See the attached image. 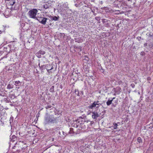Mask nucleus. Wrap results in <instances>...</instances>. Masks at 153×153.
<instances>
[{"label":"nucleus","instance_id":"f257e3e1","mask_svg":"<svg viewBox=\"0 0 153 153\" xmlns=\"http://www.w3.org/2000/svg\"><path fill=\"white\" fill-rule=\"evenodd\" d=\"M58 121L57 118H54L53 116L50 115L47 113L44 118V124L46 125L51 123H56Z\"/></svg>","mask_w":153,"mask_h":153},{"label":"nucleus","instance_id":"f03ea898","mask_svg":"<svg viewBox=\"0 0 153 153\" xmlns=\"http://www.w3.org/2000/svg\"><path fill=\"white\" fill-rule=\"evenodd\" d=\"M38 12V10L37 9H33L28 11L27 15L30 18L36 19L37 16H37Z\"/></svg>","mask_w":153,"mask_h":153},{"label":"nucleus","instance_id":"7ed1b4c3","mask_svg":"<svg viewBox=\"0 0 153 153\" xmlns=\"http://www.w3.org/2000/svg\"><path fill=\"white\" fill-rule=\"evenodd\" d=\"M21 25L22 28L24 30H28L30 27V24L29 23L24 22L23 19H22L21 21Z\"/></svg>","mask_w":153,"mask_h":153},{"label":"nucleus","instance_id":"20e7f679","mask_svg":"<svg viewBox=\"0 0 153 153\" xmlns=\"http://www.w3.org/2000/svg\"><path fill=\"white\" fill-rule=\"evenodd\" d=\"M101 104L98 101H94L91 105L88 106L89 109H92L94 107L98 108L101 105Z\"/></svg>","mask_w":153,"mask_h":153},{"label":"nucleus","instance_id":"39448f33","mask_svg":"<svg viewBox=\"0 0 153 153\" xmlns=\"http://www.w3.org/2000/svg\"><path fill=\"white\" fill-rule=\"evenodd\" d=\"M36 19L40 23L43 25H45L48 19L44 17H42V16H37Z\"/></svg>","mask_w":153,"mask_h":153},{"label":"nucleus","instance_id":"423d86ee","mask_svg":"<svg viewBox=\"0 0 153 153\" xmlns=\"http://www.w3.org/2000/svg\"><path fill=\"white\" fill-rule=\"evenodd\" d=\"M43 6V8L45 9L50 8L51 7V3L50 1L46 2L44 3Z\"/></svg>","mask_w":153,"mask_h":153},{"label":"nucleus","instance_id":"0eeeda50","mask_svg":"<svg viewBox=\"0 0 153 153\" xmlns=\"http://www.w3.org/2000/svg\"><path fill=\"white\" fill-rule=\"evenodd\" d=\"M49 65H48V64L46 65H41V67H40V69L41 70H44L45 69H46L47 70V71L48 72H49V70H51L53 69V68H52L53 67H52V68L51 69H48V67Z\"/></svg>","mask_w":153,"mask_h":153},{"label":"nucleus","instance_id":"6e6552de","mask_svg":"<svg viewBox=\"0 0 153 153\" xmlns=\"http://www.w3.org/2000/svg\"><path fill=\"white\" fill-rule=\"evenodd\" d=\"M48 17L51 20H54V21H56L58 20L59 17L58 16H52L51 15H48Z\"/></svg>","mask_w":153,"mask_h":153},{"label":"nucleus","instance_id":"1a4fd4ad","mask_svg":"<svg viewBox=\"0 0 153 153\" xmlns=\"http://www.w3.org/2000/svg\"><path fill=\"white\" fill-rule=\"evenodd\" d=\"M92 117L94 119L96 120L97 118L99 116L97 112H92Z\"/></svg>","mask_w":153,"mask_h":153},{"label":"nucleus","instance_id":"9d476101","mask_svg":"<svg viewBox=\"0 0 153 153\" xmlns=\"http://www.w3.org/2000/svg\"><path fill=\"white\" fill-rule=\"evenodd\" d=\"M116 93L117 94H120L121 91V89L119 87H117L116 88Z\"/></svg>","mask_w":153,"mask_h":153},{"label":"nucleus","instance_id":"9b49d317","mask_svg":"<svg viewBox=\"0 0 153 153\" xmlns=\"http://www.w3.org/2000/svg\"><path fill=\"white\" fill-rule=\"evenodd\" d=\"M74 122L75 124H75L74 126L76 128L78 127L79 125V121L78 120H76Z\"/></svg>","mask_w":153,"mask_h":153},{"label":"nucleus","instance_id":"f8f14e48","mask_svg":"<svg viewBox=\"0 0 153 153\" xmlns=\"http://www.w3.org/2000/svg\"><path fill=\"white\" fill-rule=\"evenodd\" d=\"M10 139H11L12 142H14L16 139V137L15 135L12 136L11 137H10Z\"/></svg>","mask_w":153,"mask_h":153},{"label":"nucleus","instance_id":"ddd939ff","mask_svg":"<svg viewBox=\"0 0 153 153\" xmlns=\"http://www.w3.org/2000/svg\"><path fill=\"white\" fill-rule=\"evenodd\" d=\"M112 100H111V98H109L108 101L106 102L107 105L108 106H109L112 103Z\"/></svg>","mask_w":153,"mask_h":153},{"label":"nucleus","instance_id":"4468645a","mask_svg":"<svg viewBox=\"0 0 153 153\" xmlns=\"http://www.w3.org/2000/svg\"><path fill=\"white\" fill-rule=\"evenodd\" d=\"M137 141L139 143H142V140L140 137H139L137 138Z\"/></svg>","mask_w":153,"mask_h":153},{"label":"nucleus","instance_id":"2eb2a0df","mask_svg":"<svg viewBox=\"0 0 153 153\" xmlns=\"http://www.w3.org/2000/svg\"><path fill=\"white\" fill-rule=\"evenodd\" d=\"M15 0H12L10 2V4L11 5H13L15 3Z\"/></svg>","mask_w":153,"mask_h":153},{"label":"nucleus","instance_id":"dca6fc26","mask_svg":"<svg viewBox=\"0 0 153 153\" xmlns=\"http://www.w3.org/2000/svg\"><path fill=\"white\" fill-rule=\"evenodd\" d=\"M38 52L41 55H44L45 53V52L42 50H40L38 51Z\"/></svg>","mask_w":153,"mask_h":153},{"label":"nucleus","instance_id":"f3484780","mask_svg":"<svg viewBox=\"0 0 153 153\" xmlns=\"http://www.w3.org/2000/svg\"><path fill=\"white\" fill-rule=\"evenodd\" d=\"M53 108L52 106L51 105H49V104H48L45 107V108L46 109L51 108Z\"/></svg>","mask_w":153,"mask_h":153},{"label":"nucleus","instance_id":"a211bd4d","mask_svg":"<svg viewBox=\"0 0 153 153\" xmlns=\"http://www.w3.org/2000/svg\"><path fill=\"white\" fill-rule=\"evenodd\" d=\"M75 93L77 96H79V91L77 89H75Z\"/></svg>","mask_w":153,"mask_h":153},{"label":"nucleus","instance_id":"6ab92c4d","mask_svg":"<svg viewBox=\"0 0 153 153\" xmlns=\"http://www.w3.org/2000/svg\"><path fill=\"white\" fill-rule=\"evenodd\" d=\"M50 91L51 92H53L54 91V87L53 86H52L50 89Z\"/></svg>","mask_w":153,"mask_h":153},{"label":"nucleus","instance_id":"aec40b11","mask_svg":"<svg viewBox=\"0 0 153 153\" xmlns=\"http://www.w3.org/2000/svg\"><path fill=\"white\" fill-rule=\"evenodd\" d=\"M36 56L39 58H40L42 57L41 55V54H40L38 52L37 53H36Z\"/></svg>","mask_w":153,"mask_h":153},{"label":"nucleus","instance_id":"412c9836","mask_svg":"<svg viewBox=\"0 0 153 153\" xmlns=\"http://www.w3.org/2000/svg\"><path fill=\"white\" fill-rule=\"evenodd\" d=\"M114 128V129H117V128L118 125L115 123L113 124Z\"/></svg>","mask_w":153,"mask_h":153},{"label":"nucleus","instance_id":"4be33fe9","mask_svg":"<svg viewBox=\"0 0 153 153\" xmlns=\"http://www.w3.org/2000/svg\"><path fill=\"white\" fill-rule=\"evenodd\" d=\"M69 133L70 134L73 133H74V131H73V129L72 128H70V131H69Z\"/></svg>","mask_w":153,"mask_h":153},{"label":"nucleus","instance_id":"5701e85b","mask_svg":"<svg viewBox=\"0 0 153 153\" xmlns=\"http://www.w3.org/2000/svg\"><path fill=\"white\" fill-rule=\"evenodd\" d=\"M63 7L64 8H68V4H66V3L64 4H63Z\"/></svg>","mask_w":153,"mask_h":153},{"label":"nucleus","instance_id":"b1692460","mask_svg":"<svg viewBox=\"0 0 153 153\" xmlns=\"http://www.w3.org/2000/svg\"><path fill=\"white\" fill-rule=\"evenodd\" d=\"M7 88L8 89H10L13 88V87L11 86L10 84L8 85Z\"/></svg>","mask_w":153,"mask_h":153},{"label":"nucleus","instance_id":"393cba45","mask_svg":"<svg viewBox=\"0 0 153 153\" xmlns=\"http://www.w3.org/2000/svg\"><path fill=\"white\" fill-rule=\"evenodd\" d=\"M96 20L97 21H99L100 19V17L99 16H97L95 18Z\"/></svg>","mask_w":153,"mask_h":153},{"label":"nucleus","instance_id":"a878e982","mask_svg":"<svg viewBox=\"0 0 153 153\" xmlns=\"http://www.w3.org/2000/svg\"><path fill=\"white\" fill-rule=\"evenodd\" d=\"M15 84L19 85L20 83V82L19 81H16L15 82ZM16 86L18 85H16Z\"/></svg>","mask_w":153,"mask_h":153},{"label":"nucleus","instance_id":"bb28decb","mask_svg":"<svg viewBox=\"0 0 153 153\" xmlns=\"http://www.w3.org/2000/svg\"><path fill=\"white\" fill-rule=\"evenodd\" d=\"M101 9L103 10H108V8L107 7H102Z\"/></svg>","mask_w":153,"mask_h":153},{"label":"nucleus","instance_id":"cd10ccee","mask_svg":"<svg viewBox=\"0 0 153 153\" xmlns=\"http://www.w3.org/2000/svg\"><path fill=\"white\" fill-rule=\"evenodd\" d=\"M61 132L62 133L63 135H61V137H65L66 135H65V133L63 131H62Z\"/></svg>","mask_w":153,"mask_h":153},{"label":"nucleus","instance_id":"c85d7f7f","mask_svg":"<svg viewBox=\"0 0 153 153\" xmlns=\"http://www.w3.org/2000/svg\"><path fill=\"white\" fill-rule=\"evenodd\" d=\"M76 48L79 50L80 51H82V47L81 46L77 47Z\"/></svg>","mask_w":153,"mask_h":153},{"label":"nucleus","instance_id":"c756f323","mask_svg":"<svg viewBox=\"0 0 153 153\" xmlns=\"http://www.w3.org/2000/svg\"><path fill=\"white\" fill-rule=\"evenodd\" d=\"M27 147V146L26 145V144H24V146L22 148V149H25Z\"/></svg>","mask_w":153,"mask_h":153},{"label":"nucleus","instance_id":"7c9ffc66","mask_svg":"<svg viewBox=\"0 0 153 153\" xmlns=\"http://www.w3.org/2000/svg\"><path fill=\"white\" fill-rule=\"evenodd\" d=\"M112 91H114V92H115L116 93V91H116V88H114L113 90H112Z\"/></svg>","mask_w":153,"mask_h":153},{"label":"nucleus","instance_id":"2f4dec72","mask_svg":"<svg viewBox=\"0 0 153 153\" xmlns=\"http://www.w3.org/2000/svg\"><path fill=\"white\" fill-rule=\"evenodd\" d=\"M91 12L93 13H94V12H95V10H94V9H92V8L91 9Z\"/></svg>","mask_w":153,"mask_h":153},{"label":"nucleus","instance_id":"473e14b6","mask_svg":"<svg viewBox=\"0 0 153 153\" xmlns=\"http://www.w3.org/2000/svg\"><path fill=\"white\" fill-rule=\"evenodd\" d=\"M3 53L4 52L3 51H0V56H1Z\"/></svg>","mask_w":153,"mask_h":153},{"label":"nucleus","instance_id":"72a5a7b5","mask_svg":"<svg viewBox=\"0 0 153 153\" xmlns=\"http://www.w3.org/2000/svg\"><path fill=\"white\" fill-rule=\"evenodd\" d=\"M131 85L132 88H134V86H135V85L134 84H131Z\"/></svg>","mask_w":153,"mask_h":153},{"label":"nucleus","instance_id":"f704fd0d","mask_svg":"<svg viewBox=\"0 0 153 153\" xmlns=\"http://www.w3.org/2000/svg\"><path fill=\"white\" fill-rule=\"evenodd\" d=\"M23 143V141L21 142V141H19V143L20 144H21V143Z\"/></svg>","mask_w":153,"mask_h":153},{"label":"nucleus","instance_id":"c9c22d12","mask_svg":"<svg viewBox=\"0 0 153 153\" xmlns=\"http://www.w3.org/2000/svg\"><path fill=\"white\" fill-rule=\"evenodd\" d=\"M147 45V43H145V44H144V47H146V46Z\"/></svg>","mask_w":153,"mask_h":153},{"label":"nucleus","instance_id":"e433bc0d","mask_svg":"<svg viewBox=\"0 0 153 153\" xmlns=\"http://www.w3.org/2000/svg\"><path fill=\"white\" fill-rule=\"evenodd\" d=\"M111 100H112V101L115 98V97H114L112 98H110Z\"/></svg>","mask_w":153,"mask_h":153},{"label":"nucleus","instance_id":"4c0bfd02","mask_svg":"<svg viewBox=\"0 0 153 153\" xmlns=\"http://www.w3.org/2000/svg\"><path fill=\"white\" fill-rule=\"evenodd\" d=\"M59 135H62L61 134V132L59 131Z\"/></svg>","mask_w":153,"mask_h":153},{"label":"nucleus","instance_id":"58836bf2","mask_svg":"<svg viewBox=\"0 0 153 153\" xmlns=\"http://www.w3.org/2000/svg\"><path fill=\"white\" fill-rule=\"evenodd\" d=\"M116 94H117V93H116L115 92V93H114V94H113V95L114 96H115L116 95Z\"/></svg>","mask_w":153,"mask_h":153},{"label":"nucleus","instance_id":"ea45409f","mask_svg":"<svg viewBox=\"0 0 153 153\" xmlns=\"http://www.w3.org/2000/svg\"><path fill=\"white\" fill-rule=\"evenodd\" d=\"M39 68H40V67H41V65H40V64L39 63L38 65Z\"/></svg>","mask_w":153,"mask_h":153},{"label":"nucleus","instance_id":"a19ab883","mask_svg":"<svg viewBox=\"0 0 153 153\" xmlns=\"http://www.w3.org/2000/svg\"><path fill=\"white\" fill-rule=\"evenodd\" d=\"M94 8H95L97 10L98 9V8L97 7H94Z\"/></svg>","mask_w":153,"mask_h":153},{"label":"nucleus","instance_id":"79ce46f5","mask_svg":"<svg viewBox=\"0 0 153 153\" xmlns=\"http://www.w3.org/2000/svg\"><path fill=\"white\" fill-rule=\"evenodd\" d=\"M102 3H103V2H102V1H101V4H102Z\"/></svg>","mask_w":153,"mask_h":153},{"label":"nucleus","instance_id":"37998d69","mask_svg":"<svg viewBox=\"0 0 153 153\" xmlns=\"http://www.w3.org/2000/svg\"><path fill=\"white\" fill-rule=\"evenodd\" d=\"M0 95L2 96L3 97H4V95H2L1 94H0Z\"/></svg>","mask_w":153,"mask_h":153},{"label":"nucleus","instance_id":"c03bdc74","mask_svg":"<svg viewBox=\"0 0 153 153\" xmlns=\"http://www.w3.org/2000/svg\"><path fill=\"white\" fill-rule=\"evenodd\" d=\"M122 82L121 81H119V83H121Z\"/></svg>","mask_w":153,"mask_h":153},{"label":"nucleus","instance_id":"a18cd8bd","mask_svg":"<svg viewBox=\"0 0 153 153\" xmlns=\"http://www.w3.org/2000/svg\"><path fill=\"white\" fill-rule=\"evenodd\" d=\"M16 88H17L18 89H19V87H16Z\"/></svg>","mask_w":153,"mask_h":153},{"label":"nucleus","instance_id":"49530a36","mask_svg":"<svg viewBox=\"0 0 153 153\" xmlns=\"http://www.w3.org/2000/svg\"><path fill=\"white\" fill-rule=\"evenodd\" d=\"M7 1H9L10 0H6Z\"/></svg>","mask_w":153,"mask_h":153},{"label":"nucleus","instance_id":"de8ad7c7","mask_svg":"<svg viewBox=\"0 0 153 153\" xmlns=\"http://www.w3.org/2000/svg\"><path fill=\"white\" fill-rule=\"evenodd\" d=\"M96 13H94V15H96Z\"/></svg>","mask_w":153,"mask_h":153},{"label":"nucleus","instance_id":"09e8293b","mask_svg":"<svg viewBox=\"0 0 153 153\" xmlns=\"http://www.w3.org/2000/svg\"><path fill=\"white\" fill-rule=\"evenodd\" d=\"M152 120H153V118L152 119Z\"/></svg>","mask_w":153,"mask_h":153},{"label":"nucleus","instance_id":"8fccbe9b","mask_svg":"<svg viewBox=\"0 0 153 153\" xmlns=\"http://www.w3.org/2000/svg\"><path fill=\"white\" fill-rule=\"evenodd\" d=\"M1 32V31L0 30V32Z\"/></svg>","mask_w":153,"mask_h":153}]
</instances>
